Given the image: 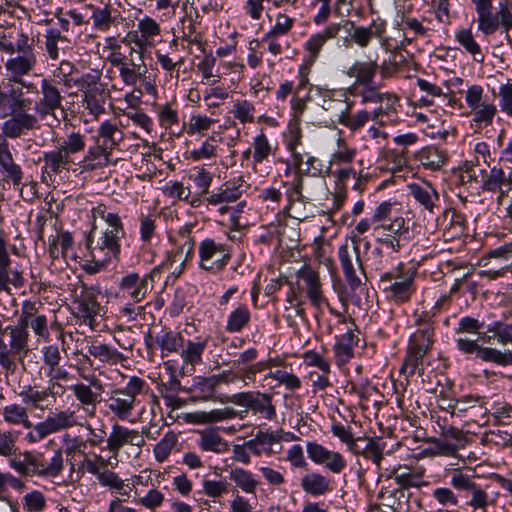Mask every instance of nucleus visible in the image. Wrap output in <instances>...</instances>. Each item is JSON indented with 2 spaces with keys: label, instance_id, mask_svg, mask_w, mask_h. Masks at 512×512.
Instances as JSON below:
<instances>
[{
  "label": "nucleus",
  "instance_id": "69168bd1",
  "mask_svg": "<svg viewBox=\"0 0 512 512\" xmlns=\"http://www.w3.org/2000/svg\"><path fill=\"white\" fill-rule=\"evenodd\" d=\"M302 135L298 128L291 130L287 139L286 147L291 152L293 165L296 169H300L303 163V158L306 154L298 151V146L301 145Z\"/></svg>",
  "mask_w": 512,
  "mask_h": 512
},
{
  "label": "nucleus",
  "instance_id": "0eeeda50",
  "mask_svg": "<svg viewBox=\"0 0 512 512\" xmlns=\"http://www.w3.org/2000/svg\"><path fill=\"white\" fill-rule=\"evenodd\" d=\"M79 424L76 412L70 409L57 410L49 414L43 421L34 425L25 439L28 443L34 444L42 441L48 435L73 428Z\"/></svg>",
  "mask_w": 512,
  "mask_h": 512
},
{
  "label": "nucleus",
  "instance_id": "0e129e2a",
  "mask_svg": "<svg viewBox=\"0 0 512 512\" xmlns=\"http://www.w3.org/2000/svg\"><path fill=\"white\" fill-rule=\"evenodd\" d=\"M231 113L242 124L252 123L254 121L255 107L252 102L246 99L236 100Z\"/></svg>",
  "mask_w": 512,
  "mask_h": 512
},
{
  "label": "nucleus",
  "instance_id": "e2e57ef3",
  "mask_svg": "<svg viewBox=\"0 0 512 512\" xmlns=\"http://www.w3.org/2000/svg\"><path fill=\"white\" fill-rule=\"evenodd\" d=\"M272 378L285 386L286 389L294 391L301 387V380L292 372L284 369L270 370L265 379Z\"/></svg>",
  "mask_w": 512,
  "mask_h": 512
},
{
  "label": "nucleus",
  "instance_id": "9d476101",
  "mask_svg": "<svg viewBox=\"0 0 512 512\" xmlns=\"http://www.w3.org/2000/svg\"><path fill=\"white\" fill-rule=\"evenodd\" d=\"M37 56L34 51H26L23 54H17L6 60L4 68L6 79L4 81L13 82L15 84L26 87L27 94L38 95V86L26 81L24 78L36 68Z\"/></svg>",
  "mask_w": 512,
  "mask_h": 512
},
{
  "label": "nucleus",
  "instance_id": "72a5a7b5",
  "mask_svg": "<svg viewBox=\"0 0 512 512\" xmlns=\"http://www.w3.org/2000/svg\"><path fill=\"white\" fill-rule=\"evenodd\" d=\"M77 315L91 329H95V316L100 312V304L95 293L91 290L85 291L77 301Z\"/></svg>",
  "mask_w": 512,
  "mask_h": 512
},
{
  "label": "nucleus",
  "instance_id": "b1692460",
  "mask_svg": "<svg viewBox=\"0 0 512 512\" xmlns=\"http://www.w3.org/2000/svg\"><path fill=\"white\" fill-rule=\"evenodd\" d=\"M26 329L31 327L34 334L47 340L50 336L46 315L40 313V305L35 302L24 301L18 317Z\"/></svg>",
  "mask_w": 512,
  "mask_h": 512
},
{
  "label": "nucleus",
  "instance_id": "49530a36",
  "mask_svg": "<svg viewBox=\"0 0 512 512\" xmlns=\"http://www.w3.org/2000/svg\"><path fill=\"white\" fill-rule=\"evenodd\" d=\"M198 445L203 451L217 454L224 453L229 448L227 441L215 430H205L201 432Z\"/></svg>",
  "mask_w": 512,
  "mask_h": 512
},
{
  "label": "nucleus",
  "instance_id": "4468645a",
  "mask_svg": "<svg viewBox=\"0 0 512 512\" xmlns=\"http://www.w3.org/2000/svg\"><path fill=\"white\" fill-rule=\"evenodd\" d=\"M198 252L199 267L213 274L222 271L230 259L226 246L210 238L200 242Z\"/></svg>",
  "mask_w": 512,
  "mask_h": 512
},
{
  "label": "nucleus",
  "instance_id": "412c9836",
  "mask_svg": "<svg viewBox=\"0 0 512 512\" xmlns=\"http://www.w3.org/2000/svg\"><path fill=\"white\" fill-rule=\"evenodd\" d=\"M383 118V106H379L373 112L366 110L353 112L350 109V104H347L346 109L339 114L338 122L351 131H357L363 128L370 120L379 126H384L385 121Z\"/></svg>",
  "mask_w": 512,
  "mask_h": 512
},
{
  "label": "nucleus",
  "instance_id": "7ed1b4c3",
  "mask_svg": "<svg viewBox=\"0 0 512 512\" xmlns=\"http://www.w3.org/2000/svg\"><path fill=\"white\" fill-rule=\"evenodd\" d=\"M5 330L9 341L6 343L4 337L0 341V366L8 377L18 369L17 356L24 358L29 352L30 333L19 319L15 325L6 326Z\"/></svg>",
  "mask_w": 512,
  "mask_h": 512
},
{
  "label": "nucleus",
  "instance_id": "e433bc0d",
  "mask_svg": "<svg viewBox=\"0 0 512 512\" xmlns=\"http://www.w3.org/2000/svg\"><path fill=\"white\" fill-rule=\"evenodd\" d=\"M379 68L380 66L373 60L355 61L348 69L347 75L351 78H355L356 83L359 85L368 86L372 84Z\"/></svg>",
  "mask_w": 512,
  "mask_h": 512
},
{
  "label": "nucleus",
  "instance_id": "a19ab883",
  "mask_svg": "<svg viewBox=\"0 0 512 512\" xmlns=\"http://www.w3.org/2000/svg\"><path fill=\"white\" fill-rule=\"evenodd\" d=\"M229 480L234 483L236 488L246 494H255L259 486V481L255 475L251 471L240 467L230 469Z\"/></svg>",
  "mask_w": 512,
  "mask_h": 512
},
{
  "label": "nucleus",
  "instance_id": "3c124183",
  "mask_svg": "<svg viewBox=\"0 0 512 512\" xmlns=\"http://www.w3.org/2000/svg\"><path fill=\"white\" fill-rule=\"evenodd\" d=\"M472 111V121L477 129L485 128L492 124L497 113L496 105L491 101L483 102Z\"/></svg>",
  "mask_w": 512,
  "mask_h": 512
},
{
  "label": "nucleus",
  "instance_id": "052dcab7",
  "mask_svg": "<svg viewBox=\"0 0 512 512\" xmlns=\"http://www.w3.org/2000/svg\"><path fill=\"white\" fill-rule=\"evenodd\" d=\"M70 157L82 153L86 148V136L80 132H71L59 145Z\"/></svg>",
  "mask_w": 512,
  "mask_h": 512
},
{
  "label": "nucleus",
  "instance_id": "4be33fe9",
  "mask_svg": "<svg viewBox=\"0 0 512 512\" xmlns=\"http://www.w3.org/2000/svg\"><path fill=\"white\" fill-rule=\"evenodd\" d=\"M126 445L136 446L141 448L145 445L143 433L136 429L114 424L111 433L107 438V449L114 454L117 458L119 451Z\"/></svg>",
  "mask_w": 512,
  "mask_h": 512
},
{
  "label": "nucleus",
  "instance_id": "7c9ffc66",
  "mask_svg": "<svg viewBox=\"0 0 512 512\" xmlns=\"http://www.w3.org/2000/svg\"><path fill=\"white\" fill-rule=\"evenodd\" d=\"M111 155L112 153L101 146L99 141H95V144L86 151L83 159L79 162V166L84 171L102 169L110 164Z\"/></svg>",
  "mask_w": 512,
  "mask_h": 512
},
{
  "label": "nucleus",
  "instance_id": "a878e982",
  "mask_svg": "<svg viewBox=\"0 0 512 512\" xmlns=\"http://www.w3.org/2000/svg\"><path fill=\"white\" fill-rule=\"evenodd\" d=\"M417 330L410 336L408 348L427 354L434 343V326L430 318L415 313Z\"/></svg>",
  "mask_w": 512,
  "mask_h": 512
},
{
  "label": "nucleus",
  "instance_id": "680f3d73",
  "mask_svg": "<svg viewBox=\"0 0 512 512\" xmlns=\"http://www.w3.org/2000/svg\"><path fill=\"white\" fill-rule=\"evenodd\" d=\"M253 164H260L273 154V148L264 133L257 135L253 141Z\"/></svg>",
  "mask_w": 512,
  "mask_h": 512
},
{
  "label": "nucleus",
  "instance_id": "bb28decb",
  "mask_svg": "<svg viewBox=\"0 0 512 512\" xmlns=\"http://www.w3.org/2000/svg\"><path fill=\"white\" fill-rule=\"evenodd\" d=\"M339 36V25L330 23L322 31L312 34L304 43L303 48L307 53L304 63L313 65L320 56V52L328 40Z\"/></svg>",
  "mask_w": 512,
  "mask_h": 512
},
{
  "label": "nucleus",
  "instance_id": "c756f323",
  "mask_svg": "<svg viewBox=\"0 0 512 512\" xmlns=\"http://www.w3.org/2000/svg\"><path fill=\"white\" fill-rule=\"evenodd\" d=\"M408 189L411 196L428 212L433 214L439 208V194L430 183H412L408 185Z\"/></svg>",
  "mask_w": 512,
  "mask_h": 512
},
{
  "label": "nucleus",
  "instance_id": "f257e3e1",
  "mask_svg": "<svg viewBox=\"0 0 512 512\" xmlns=\"http://www.w3.org/2000/svg\"><path fill=\"white\" fill-rule=\"evenodd\" d=\"M26 87L13 82L0 83V118L6 119L1 127L4 136L17 139L42 125L36 114L29 112L33 99L25 96Z\"/></svg>",
  "mask_w": 512,
  "mask_h": 512
},
{
  "label": "nucleus",
  "instance_id": "473e14b6",
  "mask_svg": "<svg viewBox=\"0 0 512 512\" xmlns=\"http://www.w3.org/2000/svg\"><path fill=\"white\" fill-rule=\"evenodd\" d=\"M124 140V132L116 123L109 120L102 122L97 129V137L95 141H99L100 145L109 150L111 153L118 148Z\"/></svg>",
  "mask_w": 512,
  "mask_h": 512
},
{
  "label": "nucleus",
  "instance_id": "a211bd4d",
  "mask_svg": "<svg viewBox=\"0 0 512 512\" xmlns=\"http://www.w3.org/2000/svg\"><path fill=\"white\" fill-rule=\"evenodd\" d=\"M137 27V31H130L125 38L126 41L134 44V46L130 48V56L134 55V52L143 54V51L146 50L147 47L154 45L155 37L160 36L161 33L160 25L149 16H145L139 20Z\"/></svg>",
  "mask_w": 512,
  "mask_h": 512
},
{
  "label": "nucleus",
  "instance_id": "cd10ccee",
  "mask_svg": "<svg viewBox=\"0 0 512 512\" xmlns=\"http://www.w3.org/2000/svg\"><path fill=\"white\" fill-rule=\"evenodd\" d=\"M7 138L3 133H0V168L3 179L6 182H12L16 186L22 182L23 171L14 160Z\"/></svg>",
  "mask_w": 512,
  "mask_h": 512
},
{
  "label": "nucleus",
  "instance_id": "a18cd8bd",
  "mask_svg": "<svg viewBox=\"0 0 512 512\" xmlns=\"http://www.w3.org/2000/svg\"><path fill=\"white\" fill-rule=\"evenodd\" d=\"M3 419L11 425H22L24 428L34 427L29 418L27 408L20 404H9L3 408Z\"/></svg>",
  "mask_w": 512,
  "mask_h": 512
},
{
  "label": "nucleus",
  "instance_id": "2eb2a0df",
  "mask_svg": "<svg viewBox=\"0 0 512 512\" xmlns=\"http://www.w3.org/2000/svg\"><path fill=\"white\" fill-rule=\"evenodd\" d=\"M64 390V386L59 382L49 381L46 388L35 385L24 386L19 392V396L25 406L44 410L52 405Z\"/></svg>",
  "mask_w": 512,
  "mask_h": 512
},
{
  "label": "nucleus",
  "instance_id": "13d9d810",
  "mask_svg": "<svg viewBox=\"0 0 512 512\" xmlns=\"http://www.w3.org/2000/svg\"><path fill=\"white\" fill-rule=\"evenodd\" d=\"M97 479L102 486L108 487L110 490H113L122 496L129 497V491L126 489L128 484H125V482L115 472L103 469Z\"/></svg>",
  "mask_w": 512,
  "mask_h": 512
},
{
  "label": "nucleus",
  "instance_id": "c9c22d12",
  "mask_svg": "<svg viewBox=\"0 0 512 512\" xmlns=\"http://www.w3.org/2000/svg\"><path fill=\"white\" fill-rule=\"evenodd\" d=\"M84 8L91 12L90 19L96 31L107 32L115 24L116 16H113L110 5L99 7L93 4H86Z\"/></svg>",
  "mask_w": 512,
  "mask_h": 512
},
{
  "label": "nucleus",
  "instance_id": "9b49d317",
  "mask_svg": "<svg viewBox=\"0 0 512 512\" xmlns=\"http://www.w3.org/2000/svg\"><path fill=\"white\" fill-rule=\"evenodd\" d=\"M82 380L88 381L76 382L70 386L74 398L78 402L79 407L89 416H95L97 405L101 402V395L104 391L102 381L94 374L90 376L79 372Z\"/></svg>",
  "mask_w": 512,
  "mask_h": 512
},
{
  "label": "nucleus",
  "instance_id": "6ab92c4d",
  "mask_svg": "<svg viewBox=\"0 0 512 512\" xmlns=\"http://www.w3.org/2000/svg\"><path fill=\"white\" fill-rule=\"evenodd\" d=\"M340 323L345 326V332L336 338L333 347L335 362L339 367L347 364L353 358L354 348L360 341V332L351 319L343 318Z\"/></svg>",
  "mask_w": 512,
  "mask_h": 512
},
{
  "label": "nucleus",
  "instance_id": "37998d69",
  "mask_svg": "<svg viewBox=\"0 0 512 512\" xmlns=\"http://www.w3.org/2000/svg\"><path fill=\"white\" fill-rule=\"evenodd\" d=\"M208 345V337H197L195 341L188 340L181 349V358L185 364L192 366L202 363V354Z\"/></svg>",
  "mask_w": 512,
  "mask_h": 512
},
{
  "label": "nucleus",
  "instance_id": "f704fd0d",
  "mask_svg": "<svg viewBox=\"0 0 512 512\" xmlns=\"http://www.w3.org/2000/svg\"><path fill=\"white\" fill-rule=\"evenodd\" d=\"M11 260L8 251L0 254V291L9 292V285L18 288L24 283L22 273L18 270H10Z\"/></svg>",
  "mask_w": 512,
  "mask_h": 512
},
{
  "label": "nucleus",
  "instance_id": "f3484780",
  "mask_svg": "<svg viewBox=\"0 0 512 512\" xmlns=\"http://www.w3.org/2000/svg\"><path fill=\"white\" fill-rule=\"evenodd\" d=\"M272 400V395L254 391L240 392L230 399L232 403L244 406L255 414H261L267 420L276 417V408Z\"/></svg>",
  "mask_w": 512,
  "mask_h": 512
},
{
  "label": "nucleus",
  "instance_id": "dca6fc26",
  "mask_svg": "<svg viewBox=\"0 0 512 512\" xmlns=\"http://www.w3.org/2000/svg\"><path fill=\"white\" fill-rule=\"evenodd\" d=\"M95 230L96 228L93 227L87 243L92 258L96 262L103 263L117 257L120 252L119 233L115 230H105L95 238Z\"/></svg>",
  "mask_w": 512,
  "mask_h": 512
},
{
  "label": "nucleus",
  "instance_id": "393cba45",
  "mask_svg": "<svg viewBox=\"0 0 512 512\" xmlns=\"http://www.w3.org/2000/svg\"><path fill=\"white\" fill-rule=\"evenodd\" d=\"M335 25H339V33L343 30L349 36H352L355 44L361 48L367 47L372 38L381 37L385 32V24L383 22H372L369 26L365 27L356 26L350 20H342L339 23H335Z\"/></svg>",
  "mask_w": 512,
  "mask_h": 512
},
{
  "label": "nucleus",
  "instance_id": "423d86ee",
  "mask_svg": "<svg viewBox=\"0 0 512 512\" xmlns=\"http://www.w3.org/2000/svg\"><path fill=\"white\" fill-rule=\"evenodd\" d=\"M38 94H40L39 100H33L32 105H34V114L39 120L51 116L59 123L66 119L67 113L63 106L64 96L53 80L41 79Z\"/></svg>",
  "mask_w": 512,
  "mask_h": 512
},
{
  "label": "nucleus",
  "instance_id": "6e6d98bb",
  "mask_svg": "<svg viewBox=\"0 0 512 512\" xmlns=\"http://www.w3.org/2000/svg\"><path fill=\"white\" fill-rule=\"evenodd\" d=\"M164 499V494L156 488L150 489L145 494H142L138 489H135L134 503L151 511L159 508L163 504Z\"/></svg>",
  "mask_w": 512,
  "mask_h": 512
},
{
  "label": "nucleus",
  "instance_id": "f8f14e48",
  "mask_svg": "<svg viewBox=\"0 0 512 512\" xmlns=\"http://www.w3.org/2000/svg\"><path fill=\"white\" fill-rule=\"evenodd\" d=\"M338 257L346 282L352 290H356L362 284V280L357 271H359V274L365 276L358 242L353 240L352 245L345 242L339 247Z\"/></svg>",
  "mask_w": 512,
  "mask_h": 512
},
{
  "label": "nucleus",
  "instance_id": "09e8293b",
  "mask_svg": "<svg viewBox=\"0 0 512 512\" xmlns=\"http://www.w3.org/2000/svg\"><path fill=\"white\" fill-rule=\"evenodd\" d=\"M334 177L337 186L340 188H345L348 180L355 179V188L358 189L362 183L368 181L370 173L364 168L356 169L355 167H345L335 171Z\"/></svg>",
  "mask_w": 512,
  "mask_h": 512
},
{
  "label": "nucleus",
  "instance_id": "2f4dec72",
  "mask_svg": "<svg viewBox=\"0 0 512 512\" xmlns=\"http://www.w3.org/2000/svg\"><path fill=\"white\" fill-rule=\"evenodd\" d=\"M362 103H380L383 106L384 116L389 115L391 111H395V104L398 97L390 92H381L376 87L368 85L364 86L360 92Z\"/></svg>",
  "mask_w": 512,
  "mask_h": 512
},
{
  "label": "nucleus",
  "instance_id": "20e7f679",
  "mask_svg": "<svg viewBox=\"0 0 512 512\" xmlns=\"http://www.w3.org/2000/svg\"><path fill=\"white\" fill-rule=\"evenodd\" d=\"M145 387V380L133 376L125 387L111 390L106 400L109 412L121 421L129 420Z\"/></svg>",
  "mask_w": 512,
  "mask_h": 512
},
{
  "label": "nucleus",
  "instance_id": "8fccbe9b",
  "mask_svg": "<svg viewBox=\"0 0 512 512\" xmlns=\"http://www.w3.org/2000/svg\"><path fill=\"white\" fill-rule=\"evenodd\" d=\"M155 343L161 348L162 357L177 353L184 346V338L178 332L166 331L156 338Z\"/></svg>",
  "mask_w": 512,
  "mask_h": 512
},
{
  "label": "nucleus",
  "instance_id": "c85d7f7f",
  "mask_svg": "<svg viewBox=\"0 0 512 512\" xmlns=\"http://www.w3.org/2000/svg\"><path fill=\"white\" fill-rule=\"evenodd\" d=\"M385 448L386 443L381 438L358 437L350 451L355 455H361L366 459H370L380 469Z\"/></svg>",
  "mask_w": 512,
  "mask_h": 512
},
{
  "label": "nucleus",
  "instance_id": "58836bf2",
  "mask_svg": "<svg viewBox=\"0 0 512 512\" xmlns=\"http://www.w3.org/2000/svg\"><path fill=\"white\" fill-rule=\"evenodd\" d=\"M88 353L101 363L111 366L122 363L128 359L127 356L119 352L116 348L99 342L90 345L88 347Z\"/></svg>",
  "mask_w": 512,
  "mask_h": 512
},
{
  "label": "nucleus",
  "instance_id": "603ef678",
  "mask_svg": "<svg viewBox=\"0 0 512 512\" xmlns=\"http://www.w3.org/2000/svg\"><path fill=\"white\" fill-rule=\"evenodd\" d=\"M455 38L466 52L473 56V59L476 62H483L484 55L481 51L480 45L476 42L471 29H461L457 31Z\"/></svg>",
  "mask_w": 512,
  "mask_h": 512
},
{
  "label": "nucleus",
  "instance_id": "aec40b11",
  "mask_svg": "<svg viewBox=\"0 0 512 512\" xmlns=\"http://www.w3.org/2000/svg\"><path fill=\"white\" fill-rule=\"evenodd\" d=\"M296 278L298 289L306 293L314 307L318 308L326 302L323 285L317 270L305 264L297 271Z\"/></svg>",
  "mask_w": 512,
  "mask_h": 512
},
{
  "label": "nucleus",
  "instance_id": "f03ea898",
  "mask_svg": "<svg viewBox=\"0 0 512 512\" xmlns=\"http://www.w3.org/2000/svg\"><path fill=\"white\" fill-rule=\"evenodd\" d=\"M63 463V452L58 448L51 457L39 451H25L22 459H12L10 466L22 476L55 478L62 472Z\"/></svg>",
  "mask_w": 512,
  "mask_h": 512
},
{
  "label": "nucleus",
  "instance_id": "5fc2aeb1",
  "mask_svg": "<svg viewBox=\"0 0 512 512\" xmlns=\"http://www.w3.org/2000/svg\"><path fill=\"white\" fill-rule=\"evenodd\" d=\"M445 160V153L436 147H426L419 153L420 163L431 171L439 170Z\"/></svg>",
  "mask_w": 512,
  "mask_h": 512
},
{
  "label": "nucleus",
  "instance_id": "6e6552de",
  "mask_svg": "<svg viewBox=\"0 0 512 512\" xmlns=\"http://www.w3.org/2000/svg\"><path fill=\"white\" fill-rule=\"evenodd\" d=\"M410 229L408 221L397 216L389 223H381L373 227L376 243L393 253H398L409 238Z\"/></svg>",
  "mask_w": 512,
  "mask_h": 512
},
{
  "label": "nucleus",
  "instance_id": "de8ad7c7",
  "mask_svg": "<svg viewBox=\"0 0 512 512\" xmlns=\"http://www.w3.org/2000/svg\"><path fill=\"white\" fill-rule=\"evenodd\" d=\"M426 354L415 351L407 347L405 357L400 367V374L404 375L407 379L414 376L416 373L422 375L423 369V358Z\"/></svg>",
  "mask_w": 512,
  "mask_h": 512
},
{
  "label": "nucleus",
  "instance_id": "5701e85b",
  "mask_svg": "<svg viewBox=\"0 0 512 512\" xmlns=\"http://www.w3.org/2000/svg\"><path fill=\"white\" fill-rule=\"evenodd\" d=\"M306 450L312 462L324 465L332 473H341L347 465L346 460L339 452L328 450L317 442H308Z\"/></svg>",
  "mask_w": 512,
  "mask_h": 512
},
{
  "label": "nucleus",
  "instance_id": "774afa93",
  "mask_svg": "<svg viewBox=\"0 0 512 512\" xmlns=\"http://www.w3.org/2000/svg\"><path fill=\"white\" fill-rule=\"evenodd\" d=\"M102 73L99 70H92L88 73L81 75L74 81V84L83 93H87L90 90L97 89L103 85L100 83Z\"/></svg>",
  "mask_w": 512,
  "mask_h": 512
},
{
  "label": "nucleus",
  "instance_id": "1a4fd4ad",
  "mask_svg": "<svg viewBox=\"0 0 512 512\" xmlns=\"http://www.w3.org/2000/svg\"><path fill=\"white\" fill-rule=\"evenodd\" d=\"M450 483L456 490L466 493L469 498L466 504L473 510L486 512L488 507L495 506L497 502L496 497H491L480 484L474 481L473 477L459 470L452 472Z\"/></svg>",
  "mask_w": 512,
  "mask_h": 512
},
{
  "label": "nucleus",
  "instance_id": "338daca9",
  "mask_svg": "<svg viewBox=\"0 0 512 512\" xmlns=\"http://www.w3.org/2000/svg\"><path fill=\"white\" fill-rule=\"evenodd\" d=\"M23 509L28 512H42L47 505L44 494L39 490L26 493L22 498Z\"/></svg>",
  "mask_w": 512,
  "mask_h": 512
},
{
  "label": "nucleus",
  "instance_id": "79ce46f5",
  "mask_svg": "<svg viewBox=\"0 0 512 512\" xmlns=\"http://www.w3.org/2000/svg\"><path fill=\"white\" fill-rule=\"evenodd\" d=\"M301 487L304 492L312 496H321L331 490L330 480L318 472L304 475L301 478Z\"/></svg>",
  "mask_w": 512,
  "mask_h": 512
},
{
  "label": "nucleus",
  "instance_id": "c03bdc74",
  "mask_svg": "<svg viewBox=\"0 0 512 512\" xmlns=\"http://www.w3.org/2000/svg\"><path fill=\"white\" fill-rule=\"evenodd\" d=\"M108 91L102 86L97 89L83 93V105L91 115L98 118L105 112V103L108 98Z\"/></svg>",
  "mask_w": 512,
  "mask_h": 512
},
{
  "label": "nucleus",
  "instance_id": "39448f33",
  "mask_svg": "<svg viewBox=\"0 0 512 512\" xmlns=\"http://www.w3.org/2000/svg\"><path fill=\"white\" fill-rule=\"evenodd\" d=\"M380 283L387 297L397 304L410 301L416 292L415 273L405 269L404 264L382 274Z\"/></svg>",
  "mask_w": 512,
  "mask_h": 512
},
{
  "label": "nucleus",
  "instance_id": "ddd939ff",
  "mask_svg": "<svg viewBox=\"0 0 512 512\" xmlns=\"http://www.w3.org/2000/svg\"><path fill=\"white\" fill-rule=\"evenodd\" d=\"M156 268L150 273L140 275L130 272L123 276L118 284L119 294L131 300L133 304L144 301L153 288V278Z\"/></svg>",
  "mask_w": 512,
  "mask_h": 512
},
{
  "label": "nucleus",
  "instance_id": "4d7b16f0",
  "mask_svg": "<svg viewBox=\"0 0 512 512\" xmlns=\"http://www.w3.org/2000/svg\"><path fill=\"white\" fill-rule=\"evenodd\" d=\"M250 321V311L246 305L238 306L228 316L226 330L230 333L240 332Z\"/></svg>",
  "mask_w": 512,
  "mask_h": 512
},
{
  "label": "nucleus",
  "instance_id": "bf43d9fd",
  "mask_svg": "<svg viewBox=\"0 0 512 512\" xmlns=\"http://www.w3.org/2000/svg\"><path fill=\"white\" fill-rule=\"evenodd\" d=\"M475 5L478 15V29L484 34L489 24L492 25L491 20L494 16L492 13V0H471Z\"/></svg>",
  "mask_w": 512,
  "mask_h": 512
},
{
  "label": "nucleus",
  "instance_id": "864d4df0",
  "mask_svg": "<svg viewBox=\"0 0 512 512\" xmlns=\"http://www.w3.org/2000/svg\"><path fill=\"white\" fill-rule=\"evenodd\" d=\"M219 134L213 133L208 137L199 148H196L189 153V158L193 161H200L204 159H211L217 156V143L221 141Z\"/></svg>",
  "mask_w": 512,
  "mask_h": 512
},
{
  "label": "nucleus",
  "instance_id": "ea45409f",
  "mask_svg": "<svg viewBox=\"0 0 512 512\" xmlns=\"http://www.w3.org/2000/svg\"><path fill=\"white\" fill-rule=\"evenodd\" d=\"M134 54H137V59H134L133 55L130 56V63L121 66L119 69L123 83L128 86H135L138 79L147 72L143 61V54L140 52H134Z\"/></svg>",
  "mask_w": 512,
  "mask_h": 512
},
{
  "label": "nucleus",
  "instance_id": "4c0bfd02",
  "mask_svg": "<svg viewBox=\"0 0 512 512\" xmlns=\"http://www.w3.org/2000/svg\"><path fill=\"white\" fill-rule=\"evenodd\" d=\"M44 167L48 172L61 173L74 164V160L60 146L43 154Z\"/></svg>",
  "mask_w": 512,
  "mask_h": 512
}]
</instances>
